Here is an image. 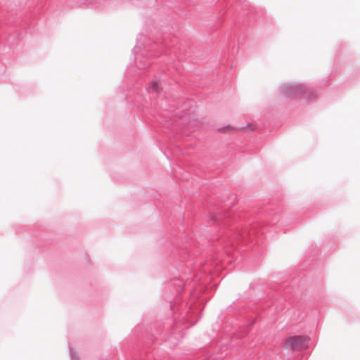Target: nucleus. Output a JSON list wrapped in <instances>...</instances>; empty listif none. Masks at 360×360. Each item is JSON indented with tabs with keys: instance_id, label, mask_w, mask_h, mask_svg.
I'll use <instances>...</instances> for the list:
<instances>
[{
	"instance_id": "4",
	"label": "nucleus",
	"mask_w": 360,
	"mask_h": 360,
	"mask_svg": "<svg viewBox=\"0 0 360 360\" xmlns=\"http://www.w3.org/2000/svg\"><path fill=\"white\" fill-rule=\"evenodd\" d=\"M288 94L291 95V94H293L292 92L290 91V90L287 92Z\"/></svg>"
},
{
	"instance_id": "2",
	"label": "nucleus",
	"mask_w": 360,
	"mask_h": 360,
	"mask_svg": "<svg viewBox=\"0 0 360 360\" xmlns=\"http://www.w3.org/2000/svg\"><path fill=\"white\" fill-rule=\"evenodd\" d=\"M149 89L153 92H159L160 91L159 82L156 80H153L150 84Z\"/></svg>"
},
{
	"instance_id": "3",
	"label": "nucleus",
	"mask_w": 360,
	"mask_h": 360,
	"mask_svg": "<svg viewBox=\"0 0 360 360\" xmlns=\"http://www.w3.org/2000/svg\"><path fill=\"white\" fill-rule=\"evenodd\" d=\"M236 130V129L233 127L227 125L226 127L219 128L218 131L221 133L229 134L235 131Z\"/></svg>"
},
{
	"instance_id": "1",
	"label": "nucleus",
	"mask_w": 360,
	"mask_h": 360,
	"mask_svg": "<svg viewBox=\"0 0 360 360\" xmlns=\"http://www.w3.org/2000/svg\"><path fill=\"white\" fill-rule=\"evenodd\" d=\"M309 339L303 336H293L287 338L284 342V347L291 349H302L308 347Z\"/></svg>"
}]
</instances>
